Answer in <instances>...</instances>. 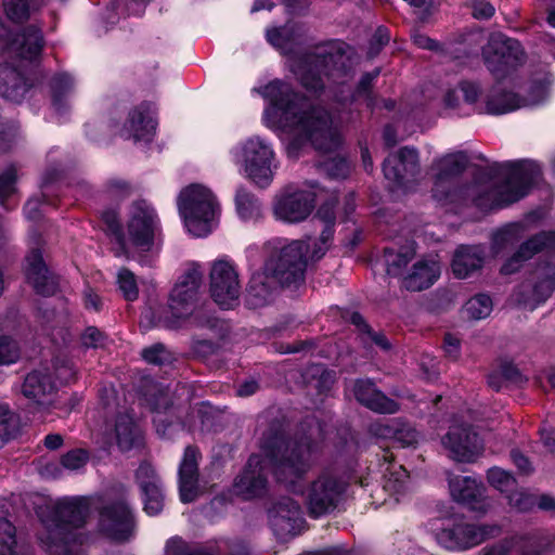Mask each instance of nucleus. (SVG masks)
Listing matches in <instances>:
<instances>
[{
  "mask_svg": "<svg viewBox=\"0 0 555 555\" xmlns=\"http://www.w3.org/2000/svg\"><path fill=\"white\" fill-rule=\"evenodd\" d=\"M93 511L99 512L96 531L113 541H127L134 531L130 507L124 501L103 505L99 495H77L59 500L42 516L40 542L50 555H80L81 546L91 539L85 530Z\"/></svg>",
  "mask_w": 555,
  "mask_h": 555,
  "instance_id": "obj_1",
  "label": "nucleus"
},
{
  "mask_svg": "<svg viewBox=\"0 0 555 555\" xmlns=\"http://www.w3.org/2000/svg\"><path fill=\"white\" fill-rule=\"evenodd\" d=\"M259 93L269 102L263 112V124L289 139V147L309 141L315 150L328 153L340 145V116L311 105L288 83L278 79L259 89Z\"/></svg>",
  "mask_w": 555,
  "mask_h": 555,
  "instance_id": "obj_2",
  "label": "nucleus"
},
{
  "mask_svg": "<svg viewBox=\"0 0 555 555\" xmlns=\"http://www.w3.org/2000/svg\"><path fill=\"white\" fill-rule=\"evenodd\" d=\"M318 450V444L308 437L289 442L283 434L266 436L261 452L253 454L245 469L236 477L234 493L245 500L261 495L267 487L269 470L279 481L293 486L308 472Z\"/></svg>",
  "mask_w": 555,
  "mask_h": 555,
  "instance_id": "obj_3",
  "label": "nucleus"
},
{
  "mask_svg": "<svg viewBox=\"0 0 555 555\" xmlns=\"http://www.w3.org/2000/svg\"><path fill=\"white\" fill-rule=\"evenodd\" d=\"M269 246L272 255L263 270L251 275L248 285V302L255 308L268 304L278 285L297 287L305 281L307 260L304 250L309 246L304 241L274 240Z\"/></svg>",
  "mask_w": 555,
  "mask_h": 555,
  "instance_id": "obj_4",
  "label": "nucleus"
},
{
  "mask_svg": "<svg viewBox=\"0 0 555 555\" xmlns=\"http://www.w3.org/2000/svg\"><path fill=\"white\" fill-rule=\"evenodd\" d=\"M288 66L301 85L311 91H318L323 88L324 82L321 77L320 68L324 76L335 83L345 86L351 78L350 69L347 65L348 57L343 52L340 44H330L320 47L317 52L305 55H293L288 57Z\"/></svg>",
  "mask_w": 555,
  "mask_h": 555,
  "instance_id": "obj_5",
  "label": "nucleus"
},
{
  "mask_svg": "<svg viewBox=\"0 0 555 555\" xmlns=\"http://www.w3.org/2000/svg\"><path fill=\"white\" fill-rule=\"evenodd\" d=\"M117 256L157 253L162 246V228L155 209L145 201L134 202L129 208L127 234L118 236Z\"/></svg>",
  "mask_w": 555,
  "mask_h": 555,
  "instance_id": "obj_6",
  "label": "nucleus"
},
{
  "mask_svg": "<svg viewBox=\"0 0 555 555\" xmlns=\"http://www.w3.org/2000/svg\"><path fill=\"white\" fill-rule=\"evenodd\" d=\"M178 211L186 231L195 237H204L217 228L220 205L216 195L205 185L191 184L178 196Z\"/></svg>",
  "mask_w": 555,
  "mask_h": 555,
  "instance_id": "obj_7",
  "label": "nucleus"
},
{
  "mask_svg": "<svg viewBox=\"0 0 555 555\" xmlns=\"http://www.w3.org/2000/svg\"><path fill=\"white\" fill-rule=\"evenodd\" d=\"M233 163L242 173L260 188H267L278 168L275 152L270 141L251 135L230 150Z\"/></svg>",
  "mask_w": 555,
  "mask_h": 555,
  "instance_id": "obj_8",
  "label": "nucleus"
},
{
  "mask_svg": "<svg viewBox=\"0 0 555 555\" xmlns=\"http://www.w3.org/2000/svg\"><path fill=\"white\" fill-rule=\"evenodd\" d=\"M500 533L501 527L496 524H473L464 519H449L437 529L435 538L447 550L464 551Z\"/></svg>",
  "mask_w": 555,
  "mask_h": 555,
  "instance_id": "obj_9",
  "label": "nucleus"
},
{
  "mask_svg": "<svg viewBox=\"0 0 555 555\" xmlns=\"http://www.w3.org/2000/svg\"><path fill=\"white\" fill-rule=\"evenodd\" d=\"M506 182L498 190L493 205L504 206L517 202L528 194L541 175L539 165L533 160L506 162L501 165Z\"/></svg>",
  "mask_w": 555,
  "mask_h": 555,
  "instance_id": "obj_10",
  "label": "nucleus"
},
{
  "mask_svg": "<svg viewBox=\"0 0 555 555\" xmlns=\"http://www.w3.org/2000/svg\"><path fill=\"white\" fill-rule=\"evenodd\" d=\"M242 285L236 264L228 258L211 262L209 292L214 301L223 309H231L237 302Z\"/></svg>",
  "mask_w": 555,
  "mask_h": 555,
  "instance_id": "obj_11",
  "label": "nucleus"
},
{
  "mask_svg": "<svg viewBox=\"0 0 555 555\" xmlns=\"http://www.w3.org/2000/svg\"><path fill=\"white\" fill-rule=\"evenodd\" d=\"M441 443L448 456L459 463H474L485 451L480 436L467 424L454 423L442 437Z\"/></svg>",
  "mask_w": 555,
  "mask_h": 555,
  "instance_id": "obj_12",
  "label": "nucleus"
},
{
  "mask_svg": "<svg viewBox=\"0 0 555 555\" xmlns=\"http://www.w3.org/2000/svg\"><path fill=\"white\" fill-rule=\"evenodd\" d=\"M345 490V481L328 472L321 474L308 491L310 514L320 517L332 512L341 500Z\"/></svg>",
  "mask_w": 555,
  "mask_h": 555,
  "instance_id": "obj_13",
  "label": "nucleus"
},
{
  "mask_svg": "<svg viewBox=\"0 0 555 555\" xmlns=\"http://www.w3.org/2000/svg\"><path fill=\"white\" fill-rule=\"evenodd\" d=\"M464 153L448 154L434 164L435 179L433 196L440 203H451L459 197V190L453 189V179L466 167Z\"/></svg>",
  "mask_w": 555,
  "mask_h": 555,
  "instance_id": "obj_14",
  "label": "nucleus"
},
{
  "mask_svg": "<svg viewBox=\"0 0 555 555\" xmlns=\"http://www.w3.org/2000/svg\"><path fill=\"white\" fill-rule=\"evenodd\" d=\"M9 56L12 61L0 63V95L10 101L20 102L33 86L31 79L26 75V63H33L39 56L33 61H25L10 54Z\"/></svg>",
  "mask_w": 555,
  "mask_h": 555,
  "instance_id": "obj_15",
  "label": "nucleus"
},
{
  "mask_svg": "<svg viewBox=\"0 0 555 555\" xmlns=\"http://www.w3.org/2000/svg\"><path fill=\"white\" fill-rule=\"evenodd\" d=\"M313 207L314 199L310 192L289 188L276 195L273 214L278 220L297 223L307 219Z\"/></svg>",
  "mask_w": 555,
  "mask_h": 555,
  "instance_id": "obj_16",
  "label": "nucleus"
},
{
  "mask_svg": "<svg viewBox=\"0 0 555 555\" xmlns=\"http://www.w3.org/2000/svg\"><path fill=\"white\" fill-rule=\"evenodd\" d=\"M203 274L198 268H189L178 280L171 291L169 309L177 319L190 315L196 301Z\"/></svg>",
  "mask_w": 555,
  "mask_h": 555,
  "instance_id": "obj_17",
  "label": "nucleus"
},
{
  "mask_svg": "<svg viewBox=\"0 0 555 555\" xmlns=\"http://www.w3.org/2000/svg\"><path fill=\"white\" fill-rule=\"evenodd\" d=\"M550 79L531 87L528 99H519L513 92H504L489 98L483 106V113L501 115L524 106H534L543 103L548 96Z\"/></svg>",
  "mask_w": 555,
  "mask_h": 555,
  "instance_id": "obj_18",
  "label": "nucleus"
},
{
  "mask_svg": "<svg viewBox=\"0 0 555 555\" xmlns=\"http://www.w3.org/2000/svg\"><path fill=\"white\" fill-rule=\"evenodd\" d=\"M482 95L477 82L463 80L447 89L443 103L447 108L460 116H468L475 113H483V106L479 100Z\"/></svg>",
  "mask_w": 555,
  "mask_h": 555,
  "instance_id": "obj_19",
  "label": "nucleus"
},
{
  "mask_svg": "<svg viewBox=\"0 0 555 555\" xmlns=\"http://www.w3.org/2000/svg\"><path fill=\"white\" fill-rule=\"evenodd\" d=\"M269 520L274 534L286 539L298 533L302 524L301 509L294 500L283 498L269 511Z\"/></svg>",
  "mask_w": 555,
  "mask_h": 555,
  "instance_id": "obj_20",
  "label": "nucleus"
},
{
  "mask_svg": "<svg viewBox=\"0 0 555 555\" xmlns=\"http://www.w3.org/2000/svg\"><path fill=\"white\" fill-rule=\"evenodd\" d=\"M449 488L452 498L469 509L486 513L489 503L485 498V487L476 478L470 476L454 475L449 477Z\"/></svg>",
  "mask_w": 555,
  "mask_h": 555,
  "instance_id": "obj_21",
  "label": "nucleus"
},
{
  "mask_svg": "<svg viewBox=\"0 0 555 555\" xmlns=\"http://www.w3.org/2000/svg\"><path fill=\"white\" fill-rule=\"evenodd\" d=\"M198 457L197 449L188 447L180 463L179 492L183 503L195 501L204 491L198 478Z\"/></svg>",
  "mask_w": 555,
  "mask_h": 555,
  "instance_id": "obj_22",
  "label": "nucleus"
},
{
  "mask_svg": "<svg viewBox=\"0 0 555 555\" xmlns=\"http://www.w3.org/2000/svg\"><path fill=\"white\" fill-rule=\"evenodd\" d=\"M483 55L489 68L495 70L492 66L494 63L504 66H516L521 62L524 52L517 40L507 38L502 34H494L485 47Z\"/></svg>",
  "mask_w": 555,
  "mask_h": 555,
  "instance_id": "obj_23",
  "label": "nucleus"
},
{
  "mask_svg": "<svg viewBox=\"0 0 555 555\" xmlns=\"http://www.w3.org/2000/svg\"><path fill=\"white\" fill-rule=\"evenodd\" d=\"M544 250L555 253V231L540 232L524 242L518 250L502 266L501 272L512 274L518 271L525 261Z\"/></svg>",
  "mask_w": 555,
  "mask_h": 555,
  "instance_id": "obj_24",
  "label": "nucleus"
},
{
  "mask_svg": "<svg viewBox=\"0 0 555 555\" xmlns=\"http://www.w3.org/2000/svg\"><path fill=\"white\" fill-rule=\"evenodd\" d=\"M27 282L36 293L44 296L53 295L57 289V280L47 267L39 248H33L25 260Z\"/></svg>",
  "mask_w": 555,
  "mask_h": 555,
  "instance_id": "obj_25",
  "label": "nucleus"
},
{
  "mask_svg": "<svg viewBox=\"0 0 555 555\" xmlns=\"http://www.w3.org/2000/svg\"><path fill=\"white\" fill-rule=\"evenodd\" d=\"M137 481L143 493L145 513L150 516L158 515L164 507L163 486L151 464L142 463L139 466Z\"/></svg>",
  "mask_w": 555,
  "mask_h": 555,
  "instance_id": "obj_26",
  "label": "nucleus"
},
{
  "mask_svg": "<svg viewBox=\"0 0 555 555\" xmlns=\"http://www.w3.org/2000/svg\"><path fill=\"white\" fill-rule=\"evenodd\" d=\"M417 169V152L410 147H402L398 153L389 155L383 165L385 178L397 185L403 184L409 177H413Z\"/></svg>",
  "mask_w": 555,
  "mask_h": 555,
  "instance_id": "obj_27",
  "label": "nucleus"
},
{
  "mask_svg": "<svg viewBox=\"0 0 555 555\" xmlns=\"http://www.w3.org/2000/svg\"><path fill=\"white\" fill-rule=\"evenodd\" d=\"M352 391L361 404L374 412L392 414L399 411V404L386 397L370 380H357Z\"/></svg>",
  "mask_w": 555,
  "mask_h": 555,
  "instance_id": "obj_28",
  "label": "nucleus"
},
{
  "mask_svg": "<svg viewBox=\"0 0 555 555\" xmlns=\"http://www.w3.org/2000/svg\"><path fill=\"white\" fill-rule=\"evenodd\" d=\"M55 388L47 370H35L30 372L22 386L23 395L31 400L40 410L51 403V395Z\"/></svg>",
  "mask_w": 555,
  "mask_h": 555,
  "instance_id": "obj_29",
  "label": "nucleus"
},
{
  "mask_svg": "<svg viewBox=\"0 0 555 555\" xmlns=\"http://www.w3.org/2000/svg\"><path fill=\"white\" fill-rule=\"evenodd\" d=\"M156 122L150 105L142 104L134 108L124 126L121 135L134 141H150L154 134Z\"/></svg>",
  "mask_w": 555,
  "mask_h": 555,
  "instance_id": "obj_30",
  "label": "nucleus"
},
{
  "mask_svg": "<svg viewBox=\"0 0 555 555\" xmlns=\"http://www.w3.org/2000/svg\"><path fill=\"white\" fill-rule=\"evenodd\" d=\"M541 544L534 535L515 534L493 544L486 555H541Z\"/></svg>",
  "mask_w": 555,
  "mask_h": 555,
  "instance_id": "obj_31",
  "label": "nucleus"
},
{
  "mask_svg": "<svg viewBox=\"0 0 555 555\" xmlns=\"http://www.w3.org/2000/svg\"><path fill=\"white\" fill-rule=\"evenodd\" d=\"M441 266L435 258L416 261L403 279L406 289L417 292L431 286L440 276Z\"/></svg>",
  "mask_w": 555,
  "mask_h": 555,
  "instance_id": "obj_32",
  "label": "nucleus"
},
{
  "mask_svg": "<svg viewBox=\"0 0 555 555\" xmlns=\"http://www.w3.org/2000/svg\"><path fill=\"white\" fill-rule=\"evenodd\" d=\"M483 261L485 253L480 246H460L453 255L452 272L457 279H466L480 270Z\"/></svg>",
  "mask_w": 555,
  "mask_h": 555,
  "instance_id": "obj_33",
  "label": "nucleus"
},
{
  "mask_svg": "<svg viewBox=\"0 0 555 555\" xmlns=\"http://www.w3.org/2000/svg\"><path fill=\"white\" fill-rule=\"evenodd\" d=\"M533 279L531 294L524 299V304L531 305V308L546 301L555 291V264L545 263L538 267L533 273Z\"/></svg>",
  "mask_w": 555,
  "mask_h": 555,
  "instance_id": "obj_34",
  "label": "nucleus"
},
{
  "mask_svg": "<svg viewBox=\"0 0 555 555\" xmlns=\"http://www.w3.org/2000/svg\"><path fill=\"white\" fill-rule=\"evenodd\" d=\"M372 433L380 438L392 439L400 447H412L418 442V433L411 426L399 420L389 423L374 424L371 428Z\"/></svg>",
  "mask_w": 555,
  "mask_h": 555,
  "instance_id": "obj_35",
  "label": "nucleus"
},
{
  "mask_svg": "<svg viewBox=\"0 0 555 555\" xmlns=\"http://www.w3.org/2000/svg\"><path fill=\"white\" fill-rule=\"evenodd\" d=\"M302 36L301 29L293 24L267 30L268 41L282 53H291Z\"/></svg>",
  "mask_w": 555,
  "mask_h": 555,
  "instance_id": "obj_36",
  "label": "nucleus"
},
{
  "mask_svg": "<svg viewBox=\"0 0 555 555\" xmlns=\"http://www.w3.org/2000/svg\"><path fill=\"white\" fill-rule=\"evenodd\" d=\"M115 436L117 444L122 451L130 450L139 442L140 430L131 415L121 414L117 417L115 424Z\"/></svg>",
  "mask_w": 555,
  "mask_h": 555,
  "instance_id": "obj_37",
  "label": "nucleus"
},
{
  "mask_svg": "<svg viewBox=\"0 0 555 555\" xmlns=\"http://www.w3.org/2000/svg\"><path fill=\"white\" fill-rule=\"evenodd\" d=\"M529 231L525 222L509 223L493 234L492 249L495 255L520 241Z\"/></svg>",
  "mask_w": 555,
  "mask_h": 555,
  "instance_id": "obj_38",
  "label": "nucleus"
},
{
  "mask_svg": "<svg viewBox=\"0 0 555 555\" xmlns=\"http://www.w3.org/2000/svg\"><path fill=\"white\" fill-rule=\"evenodd\" d=\"M414 256V244H409L397 251L387 248L384 255L387 273L393 276L401 275Z\"/></svg>",
  "mask_w": 555,
  "mask_h": 555,
  "instance_id": "obj_39",
  "label": "nucleus"
},
{
  "mask_svg": "<svg viewBox=\"0 0 555 555\" xmlns=\"http://www.w3.org/2000/svg\"><path fill=\"white\" fill-rule=\"evenodd\" d=\"M409 474L401 465L389 464L385 470L384 489L392 495H402L409 490Z\"/></svg>",
  "mask_w": 555,
  "mask_h": 555,
  "instance_id": "obj_40",
  "label": "nucleus"
},
{
  "mask_svg": "<svg viewBox=\"0 0 555 555\" xmlns=\"http://www.w3.org/2000/svg\"><path fill=\"white\" fill-rule=\"evenodd\" d=\"M333 224L327 223L319 238H315L313 241H304L309 247L308 249H305V258L309 257L311 260H318L322 258L325 253L328 250L332 241H333Z\"/></svg>",
  "mask_w": 555,
  "mask_h": 555,
  "instance_id": "obj_41",
  "label": "nucleus"
},
{
  "mask_svg": "<svg viewBox=\"0 0 555 555\" xmlns=\"http://www.w3.org/2000/svg\"><path fill=\"white\" fill-rule=\"evenodd\" d=\"M236 211L241 219L253 220L260 216V205L253 194L240 189L235 195Z\"/></svg>",
  "mask_w": 555,
  "mask_h": 555,
  "instance_id": "obj_42",
  "label": "nucleus"
},
{
  "mask_svg": "<svg viewBox=\"0 0 555 555\" xmlns=\"http://www.w3.org/2000/svg\"><path fill=\"white\" fill-rule=\"evenodd\" d=\"M492 309V299L486 294H478L467 300L463 311L467 318L478 321L489 317Z\"/></svg>",
  "mask_w": 555,
  "mask_h": 555,
  "instance_id": "obj_43",
  "label": "nucleus"
},
{
  "mask_svg": "<svg viewBox=\"0 0 555 555\" xmlns=\"http://www.w3.org/2000/svg\"><path fill=\"white\" fill-rule=\"evenodd\" d=\"M0 555H18L15 527L5 518H0Z\"/></svg>",
  "mask_w": 555,
  "mask_h": 555,
  "instance_id": "obj_44",
  "label": "nucleus"
},
{
  "mask_svg": "<svg viewBox=\"0 0 555 555\" xmlns=\"http://www.w3.org/2000/svg\"><path fill=\"white\" fill-rule=\"evenodd\" d=\"M488 482L506 495L513 491L516 486V479L514 476L500 467H492L487 473Z\"/></svg>",
  "mask_w": 555,
  "mask_h": 555,
  "instance_id": "obj_45",
  "label": "nucleus"
},
{
  "mask_svg": "<svg viewBox=\"0 0 555 555\" xmlns=\"http://www.w3.org/2000/svg\"><path fill=\"white\" fill-rule=\"evenodd\" d=\"M73 85V79L67 74H61L53 78L51 88L53 96V107L56 112H62V98L70 91Z\"/></svg>",
  "mask_w": 555,
  "mask_h": 555,
  "instance_id": "obj_46",
  "label": "nucleus"
},
{
  "mask_svg": "<svg viewBox=\"0 0 555 555\" xmlns=\"http://www.w3.org/2000/svg\"><path fill=\"white\" fill-rule=\"evenodd\" d=\"M117 284L124 297L129 300L138 298V285L134 274L128 269H120L117 274Z\"/></svg>",
  "mask_w": 555,
  "mask_h": 555,
  "instance_id": "obj_47",
  "label": "nucleus"
},
{
  "mask_svg": "<svg viewBox=\"0 0 555 555\" xmlns=\"http://www.w3.org/2000/svg\"><path fill=\"white\" fill-rule=\"evenodd\" d=\"M17 168L13 165L0 173V203H3L16 192Z\"/></svg>",
  "mask_w": 555,
  "mask_h": 555,
  "instance_id": "obj_48",
  "label": "nucleus"
},
{
  "mask_svg": "<svg viewBox=\"0 0 555 555\" xmlns=\"http://www.w3.org/2000/svg\"><path fill=\"white\" fill-rule=\"evenodd\" d=\"M16 430L14 414L4 404H0V448L10 440Z\"/></svg>",
  "mask_w": 555,
  "mask_h": 555,
  "instance_id": "obj_49",
  "label": "nucleus"
},
{
  "mask_svg": "<svg viewBox=\"0 0 555 555\" xmlns=\"http://www.w3.org/2000/svg\"><path fill=\"white\" fill-rule=\"evenodd\" d=\"M8 17L14 22H22L30 14L29 0H3Z\"/></svg>",
  "mask_w": 555,
  "mask_h": 555,
  "instance_id": "obj_50",
  "label": "nucleus"
},
{
  "mask_svg": "<svg viewBox=\"0 0 555 555\" xmlns=\"http://www.w3.org/2000/svg\"><path fill=\"white\" fill-rule=\"evenodd\" d=\"M89 461V453L83 449H74L65 453L61 459V464L69 470H79Z\"/></svg>",
  "mask_w": 555,
  "mask_h": 555,
  "instance_id": "obj_51",
  "label": "nucleus"
},
{
  "mask_svg": "<svg viewBox=\"0 0 555 555\" xmlns=\"http://www.w3.org/2000/svg\"><path fill=\"white\" fill-rule=\"evenodd\" d=\"M20 358L16 343L8 337H0V365L14 363Z\"/></svg>",
  "mask_w": 555,
  "mask_h": 555,
  "instance_id": "obj_52",
  "label": "nucleus"
},
{
  "mask_svg": "<svg viewBox=\"0 0 555 555\" xmlns=\"http://www.w3.org/2000/svg\"><path fill=\"white\" fill-rule=\"evenodd\" d=\"M323 168L330 177L335 178V179H344L350 172L349 163L345 158H341V157H334V158L326 160L323 164Z\"/></svg>",
  "mask_w": 555,
  "mask_h": 555,
  "instance_id": "obj_53",
  "label": "nucleus"
},
{
  "mask_svg": "<svg viewBox=\"0 0 555 555\" xmlns=\"http://www.w3.org/2000/svg\"><path fill=\"white\" fill-rule=\"evenodd\" d=\"M142 358L151 364H157L160 365L169 360V352L166 350V348L160 345L156 344L149 348H145L141 352Z\"/></svg>",
  "mask_w": 555,
  "mask_h": 555,
  "instance_id": "obj_54",
  "label": "nucleus"
},
{
  "mask_svg": "<svg viewBox=\"0 0 555 555\" xmlns=\"http://www.w3.org/2000/svg\"><path fill=\"white\" fill-rule=\"evenodd\" d=\"M506 498L509 505L518 511H528L534 505V498L525 491H512Z\"/></svg>",
  "mask_w": 555,
  "mask_h": 555,
  "instance_id": "obj_55",
  "label": "nucleus"
},
{
  "mask_svg": "<svg viewBox=\"0 0 555 555\" xmlns=\"http://www.w3.org/2000/svg\"><path fill=\"white\" fill-rule=\"evenodd\" d=\"M105 340V335L95 327H88L81 336L82 345L87 348L103 347Z\"/></svg>",
  "mask_w": 555,
  "mask_h": 555,
  "instance_id": "obj_56",
  "label": "nucleus"
},
{
  "mask_svg": "<svg viewBox=\"0 0 555 555\" xmlns=\"http://www.w3.org/2000/svg\"><path fill=\"white\" fill-rule=\"evenodd\" d=\"M472 14L477 20H488L493 16L495 8L487 0H472Z\"/></svg>",
  "mask_w": 555,
  "mask_h": 555,
  "instance_id": "obj_57",
  "label": "nucleus"
},
{
  "mask_svg": "<svg viewBox=\"0 0 555 555\" xmlns=\"http://www.w3.org/2000/svg\"><path fill=\"white\" fill-rule=\"evenodd\" d=\"M511 457H512L513 463L517 466V468L519 469L520 473L527 475L533 470L529 460L524 454H521L519 451L513 450L511 453Z\"/></svg>",
  "mask_w": 555,
  "mask_h": 555,
  "instance_id": "obj_58",
  "label": "nucleus"
},
{
  "mask_svg": "<svg viewBox=\"0 0 555 555\" xmlns=\"http://www.w3.org/2000/svg\"><path fill=\"white\" fill-rule=\"evenodd\" d=\"M444 351L453 360L460 356V340L453 335H447L444 338Z\"/></svg>",
  "mask_w": 555,
  "mask_h": 555,
  "instance_id": "obj_59",
  "label": "nucleus"
},
{
  "mask_svg": "<svg viewBox=\"0 0 555 555\" xmlns=\"http://www.w3.org/2000/svg\"><path fill=\"white\" fill-rule=\"evenodd\" d=\"M153 422L155 424L156 431L160 437L170 436L172 425L166 423L160 412L157 411L156 416L153 418Z\"/></svg>",
  "mask_w": 555,
  "mask_h": 555,
  "instance_id": "obj_60",
  "label": "nucleus"
},
{
  "mask_svg": "<svg viewBox=\"0 0 555 555\" xmlns=\"http://www.w3.org/2000/svg\"><path fill=\"white\" fill-rule=\"evenodd\" d=\"M412 40L415 46L422 49L435 50L438 44L433 39L424 34L415 33L412 35Z\"/></svg>",
  "mask_w": 555,
  "mask_h": 555,
  "instance_id": "obj_61",
  "label": "nucleus"
},
{
  "mask_svg": "<svg viewBox=\"0 0 555 555\" xmlns=\"http://www.w3.org/2000/svg\"><path fill=\"white\" fill-rule=\"evenodd\" d=\"M500 372H501L502 378H504L505 380H511V382L517 383L521 379V376H520L517 367L511 363L504 364L501 367Z\"/></svg>",
  "mask_w": 555,
  "mask_h": 555,
  "instance_id": "obj_62",
  "label": "nucleus"
},
{
  "mask_svg": "<svg viewBox=\"0 0 555 555\" xmlns=\"http://www.w3.org/2000/svg\"><path fill=\"white\" fill-rule=\"evenodd\" d=\"M39 207H40L39 199L30 198L24 207L26 217L30 220L37 219L40 215Z\"/></svg>",
  "mask_w": 555,
  "mask_h": 555,
  "instance_id": "obj_63",
  "label": "nucleus"
},
{
  "mask_svg": "<svg viewBox=\"0 0 555 555\" xmlns=\"http://www.w3.org/2000/svg\"><path fill=\"white\" fill-rule=\"evenodd\" d=\"M259 386L255 380H247L243 383L236 390L237 396L247 397L254 395L258 390Z\"/></svg>",
  "mask_w": 555,
  "mask_h": 555,
  "instance_id": "obj_64",
  "label": "nucleus"
}]
</instances>
